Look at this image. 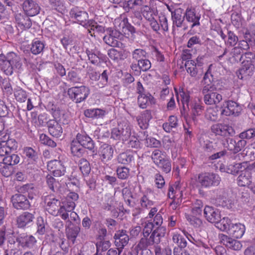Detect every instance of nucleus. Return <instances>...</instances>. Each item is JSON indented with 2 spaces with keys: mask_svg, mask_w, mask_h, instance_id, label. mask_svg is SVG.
<instances>
[{
  "mask_svg": "<svg viewBox=\"0 0 255 255\" xmlns=\"http://www.w3.org/2000/svg\"><path fill=\"white\" fill-rule=\"evenodd\" d=\"M77 195L75 192H70L61 202L53 195H49L45 197V203L46 211L54 216H60L63 220L68 219L67 212L70 211L74 207L73 203L68 202L70 198L76 199Z\"/></svg>",
  "mask_w": 255,
  "mask_h": 255,
  "instance_id": "1",
  "label": "nucleus"
},
{
  "mask_svg": "<svg viewBox=\"0 0 255 255\" xmlns=\"http://www.w3.org/2000/svg\"><path fill=\"white\" fill-rule=\"evenodd\" d=\"M22 65L20 58L14 52H9L6 56L0 55V67L7 76L11 75L14 68L19 69Z\"/></svg>",
  "mask_w": 255,
  "mask_h": 255,
  "instance_id": "2",
  "label": "nucleus"
},
{
  "mask_svg": "<svg viewBox=\"0 0 255 255\" xmlns=\"http://www.w3.org/2000/svg\"><path fill=\"white\" fill-rule=\"evenodd\" d=\"M195 180L200 187L204 188L217 186L221 182V178L219 175L209 172H202L197 174Z\"/></svg>",
  "mask_w": 255,
  "mask_h": 255,
  "instance_id": "3",
  "label": "nucleus"
},
{
  "mask_svg": "<svg viewBox=\"0 0 255 255\" xmlns=\"http://www.w3.org/2000/svg\"><path fill=\"white\" fill-rule=\"evenodd\" d=\"M202 93L204 102L207 105H217L223 99L222 95L217 91V88L214 84L203 86Z\"/></svg>",
  "mask_w": 255,
  "mask_h": 255,
  "instance_id": "4",
  "label": "nucleus"
},
{
  "mask_svg": "<svg viewBox=\"0 0 255 255\" xmlns=\"http://www.w3.org/2000/svg\"><path fill=\"white\" fill-rule=\"evenodd\" d=\"M131 126L129 123L123 122L118 124L117 127L112 129L111 137L115 140L125 142L131 136Z\"/></svg>",
  "mask_w": 255,
  "mask_h": 255,
  "instance_id": "5",
  "label": "nucleus"
},
{
  "mask_svg": "<svg viewBox=\"0 0 255 255\" xmlns=\"http://www.w3.org/2000/svg\"><path fill=\"white\" fill-rule=\"evenodd\" d=\"M168 197L172 200L170 207L173 210H176L180 205L183 197L182 191L179 186V183L169 185L168 189Z\"/></svg>",
  "mask_w": 255,
  "mask_h": 255,
  "instance_id": "6",
  "label": "nucleus"
},
{
  "mask_svg": "<svg viewBox=\"0 0 255 255\" xmlns=\"http://www.w3.org/2000/svg\"><path fill=\"white\" fill-rule=\"evenodd\" d=\"M67 94L73 101L80 103L87 99L90 94V90L85 86H75L69 88Z\"/></svg>",
  "mask_w": 255,
  "mask_h": 255,
  "instance_id": "7",
  "label": "nucleus"
},
{
  "mask_svg": "<svg viewBox=\"0 0 255 255\" xmlns=\"http://www.w3.org/2000/svg\"><path fill=\"white\" fill-rule=\"evenodd\" d=\"M216 204L227 209L232 208L234 205V200L229 196L228 193L224 189L217 190Z\"/></svg>",
  "mask_w": 255,
  "mask_h": 255,
  "instance_id": "8",
  "label": "nucleus"
},
{
  "mask_svg": "<svg viewBox=\"0 0 255 255\" xmlns=\"http://www.w3.org/2000/svg\"><path fill=\"white\" fill-rule=\"evenodd\" d=\"M114 25L117 29L121 30L125 35L129 36L130 34L135 32L134 27L128 22L127 17H117L115 19Z\"/></svg>",
  "mask_w": 255,
  "mask_h": 255,
  "instance_id": "9",
  "label": "nucleus"
},
{
  "mask_svg": "<svg viewBox=\"0 0 255 255\" xmlns=\"http://www.w3.org/2000/svg\"><path fill=\"white\" fill-rule=\"evenodd\" d=\"M48 170L55 177H60L66 172V167L60 160H52L47 163Z\"/></svg>",
  "mask_w": 255,
  "mask_h": 255,
  "instance_id": "10",
  "label": "nucleus"
},
{
  "mask_svg": "<svg viewBox=\"0 0 255 255\" xmlns=\"http://www.w3.org/2000/svg\"><path fill=\"white\" fill-rule=\"evenodd\" d=\"M220 67L215 64H212L209 66L203 77V84L204 86H206V84H213L212 83L220 75Z\"/></svg>",
  "mask_w": 255,
  "mask_h": 255,
  "instance_id": "11",
  "label": "nucleus"
},
{
  "mask_svg": "<svg viewBox=\"0 0 255 255\" xmlns=\"http://www.w3.org/2000/svg\"><path fill=\"white\" fill-rule=\"evenodd\" d=\"M211 130L216 135L226 137L233 134V128L228 124L217 123L211 127Z\"/></svg>",
  "mask_w": 255,
  "mask_h": 255,
  "instance_id": "12",
  "label": "nucleus"
},
{
  "mask_svg": "<svg viewBox=\"0 0 255 255\" xmlns=\"http://www.w3.org/2000/svg\"><path fill=\"white\" fill-rule=\"evenodd\" d=\"M242 51L239 50V48L236 47L232 49L231 52H229L227 48L224 50L223 54L218 56L219 60H221L222 58L225 57V59L231 63H235L241 60L243 58L241 55Z\"/></svg>",
  "mask_w": 255,
  "mask_h": 255,
  "instance_id": "13",
  "label": "nucleus"
},
{
  "mask_svg": "<svg viewBox=\"0 0 255 255\" xmlns=\"http://www.w3.org/2000/svg\"><path fill=\"white\" fill-rule=\"evenodd\" d=\"M114 150L111 145L104 143L102 144L98 150V155L100 159L103 163L111 160L114 156Z\"/></svg>",
  "mask_w": 255,
  "mask_h": 255,
  "instance_id": "14",
  "label": "nucleus"
},
{
  "mask_svg": "<svg viewBox=\"0 0 255 255\" xmlns=\"http://www.w3.org/2000/svg\"><path fill=\"white\" fill-rule=\"evenodd\" d=\"M16 241L18 244L24 248L32 249L36 246L37 240L31 235L21 234L17 238Z\"/></svg>",
  "mask_w": 255,
  "mask_h": 255,
  "instance_id": "15",
  "label": "nucleus"
},
{
  "mask_svg": "<svg viewBox=\"0 0 255 255\" xmlns=\"http://www.w3.org/2000/svg\"><path fill=\"white\" fill-rule=\"evenodd\" d=\"M13 207L17 210H25L29 208L30 205L26 196L21 194H16L11 197Z\"/></svg>",
  "mask_w": 255,
  "mask_h": 255,
  "instance_id": "16",
  "label": "nucleus"
},
{
  "mask_svg": "<svg viewBox=\"0 0 255 255\" xmlns=\"http://www.w3.org/2000/svg\"><path fill=\"white\" fill-rule=\"evenodd\" d=\"M204 214L206 219L211 223L218 222L221 218L220 211L213 207L206 206L204 210Z\"/></svg>",
  "mask_w": 255,
  "mask_h": 255,
  "instance_id": "17",
  "label": "nucleus"
},
{
  "mask_svg": "<svg viewBox=\"0 0 255 255\" xmlns=\"http://www.w3.org/2000/svg\"><path fill=\"white\" fill-rule=\"evenodd\" d=\"M237 183L239 186H247L255 193V185L252 182V175L249 171H246L241 173L237 178Z\"/></svg>",
  "mask_w": 255,
  "mask_h": 255,
  "instance_id": "18",
  "label": "nucleus"
},
{
  "mask_svg": "<svg viewBox=\"0 0 255 255\" xmlns=\"http://www.w3.org/2000/svg\"><path fill=\"white\" fill-rule=\"evenodd\" d=\"M22 8L26 16H36L40 13V7L33 0H25Z\"/></svg>",
  "mask_w": 255,
  "mask_h": 255,
  "instance_id": "19",
  "label": "nucleus"
},
{
  "mask_svg": "<svg viewBox=\"0 0 255 255\" xmlns=\"http://www.w3.org/2000/svg\"><path fill=\"white\" fill-rule=\"evenodd\" d=\"M119 164L129 165L134 163V154L132 151L127 149L119 153L116 158Z\"/></svg>",
  "mask_w": 255,
  "mask_h": 255,
  "instance_id": "20",
  "label": "nucleus"
},
{
  "mask_svg": "<svg viewBox=\"0 0 255 255\" xmlns=\"http://www.w3.org/2000/svg\"><path fill=\"white\" fill-rule=\"evenodd\" d=\"M114 239L115 246L122 250L129 241V237L127 234V231L124 230L117 231L114 235Z\"/></svg>",
  "mask_w": 255,
  "mask_h": 255,
  "instance_id": "21",
  "label": "nucleus"
},
{
  "mask_svg": "<svg viewBox=\"0 0 255 255\" xmlns=\"http://www.w3.org/2000/svg\"><path fill=\"white\" fill-rule=\"evenodd\" d=\"M241 111V108L236 102L233 101H227L226 107L222 110L221 114L225 116L238 115Z\"/></svg>",
  "mask_w": 255,
  "mask_h": 255,
  "instance_id": "22",
  "label": "nucleus"
},
{
  "mask_svg": "<svg viewBox=\"0 0 255 255\" xmlns=\"http://www.w3.org/2000/svg\"><path fill=\"white\" fill-rule=\"evenodd\" d=\"M47 124L48 132L51 136L55 138L61 136L63 133V128L60 123L56 120H50Z\"/></svg>",
  "mask_w": 255,
  "mask_h": 255,
  "instance_id": "23",
  "label": "nucleus"
},
{
  "mask_svg": "<svg viewBox=\"0 0 255 255\" xmlns=\"http://www.w3.org/2000/svg\"><path fill=\"white\" fill-rule=\"evenodd\" d=\"M34 218V216L28 212H24L16 218V225L19 228H23L31 224Z\"/></svg>",
  "mask_w": 255,
  "mask_h": 255,
  "instance_id": "24",
  "label": "nucleus"
},
{
  "mask_svg": "<svg viewBox=\"0 0 255 255\" xmlns=\"http://www.w3.org/2000/svg\"><path fill=\"white\" fill-rule=\"evenodd\" d=\"M183 105V111H181V115L187 122V115L185 112L186 108L189 109V103L190 102V94L189 92L185 91L183 88L179 89V94H177V100H179V97Z\"/></svg>",
  "mask_w": 255,
  "mask_h": 255,
  "instance_id": "25",
  "label": "nucleus"
},
{
  "mask_svg": "<svg viewBox=\"0 0 255 255\" xmlns=\"http://www.w3.org/2000/svg\"><path fill=\"white\" fill-rule=\"evenodd\" d=\"M254 69V66L242 64L241 67L236 72L237 76L240 79L247 80L253 76Z\"/></svg>",
  "mask_w": 255,
  "mask_h": 255,
  "instance_id": "26",
  "label": "nucleus"
},
{
  "mask_svg": "<svg viewBox=\"0 0 255 255\" xmlns=\"http://www.w3.org/2000/svg\"><path fill=\"white\" fill-rule=\"evenodd\" d=\"M246 227L243 224L236 223L231 226L228 234L233 238L240 239L244 235Z\"/></svg>",
  "mask_w": 255,
  "mask_h": 255,
  "instance_id": "27",
  "label": "nucleus"
},
{
  "mask_svg": "<svg viewBox=\"0 0 255 255\" xmlns=\"http://www.w3.org/2000/svg\"><path fill=\"white\" fill-rule=\"evenodd\" d=\"M221 242L226 247L235 251H239L242 248V244L240 241L233 239L227 235L222 236Z\"/></svg>",
  "mask_w": 255,
  "mask_h": 255,
  "instance_id": "28",
  "label": "nucleus"
},
{
  "mask_svg": "<svg viewBox=\"0 0 255 255\" xmlns=\"http://www.w3.org/2000/svg\"><path fill=\"white\" fill-rule=\"evenodd\" d=\"M152 119L151 112L149 110H145L137 117L136 120L139 127L142 129L147 128L149 122Z\"/></svg>",
  "mask_w": 255,
  "mask_h": 255,
  "instance_id": "29",
  "label": "nucleus"
},
{
  "mask_svg": "<svg viewBox=\"0 0 255 255\" xmlns=\"http://www.w3.org/2000/svg\"><path fill=\"white\" fill-rule=\"evenodd\" d=\"M72 224V223L70 220H68L66 222V235L67 239L71 241L74 244L80 232V229L78 227L70 228Z\"/></svg>",
  "mask_w": 255,
  "mask_h": 255,
  "instance_id": "30",
  "label": "nucleus"
},
{
  "mask_svg": "<svg viewBox=\"0 0 255 255\" xmlns=\"http://www.w3.org/2000/svg\"><path fill=\"white\" fill-rule=\"evenodd\" d=\"M137 103L140 108L145 109L149 104H154L155 100L149 93L141 94L138 96Z\"/></svg>",
  "mask_w": 255,
  "mask_h": 255,
  "instance_id": "31",
  "label": "nucleus"
},
{
  "mask_svg": "<svg viewBox=\"0 0 255 255\" xmlns=\"http://www.w3.org/2000/svg\"><path fill=\"white\" fill-rule=\"evenodd\" d=\"M77 141L84 148L92 150L94 148L92 139L87 135L78 133L76 136Z\"/></svg>",
  "mask_w": 255,
  "mask_h": 255,
  "instance_id": "32",
  "label": "nucleus"
},
{
  "mask_svg": "<svg viewBox=\"0 0 255 255\" xmlns=\"http://www.w3.org/2000/svg\"><path fill=\"white\" fill-rule=\"evenodd\" d=\"M16 27L21 31L29 29L32 25V21L29 17H15Z\"/></svg>",
  "mask_w": 255,
  "mask_h": 255,
  "instance_id": "33",
  "label": "nucleus"
},
{
  "mask_svg": "<svg viewBox=\"0 0 255 255\" xmlns=\"http://www.w3.org/2000/svg\"><path fill=\"white\" fill-rule=\"evenodd\" d=\"M242 169V163H234L230 164L226 167L223 165L221 166L220 170L221 171L226 172L228 173L232 174H237Z\"/></svg>",
  "mask_w": 255,
  "mask_h": 255,
  "instance_id": "34",
  "label": "nucleus"
},
{
  "mask_svg": "<svg viewBox=\"0 0 255 255\" xmlns=\"http://www.w3.org/2000/svg\"><path fill=\"white\" fill-rule=\"evenodd\" d=\"M178 118L176 116H170L168 118V122L164 123L162 128L165 131L169 133L172 128H176L178 127Z\"/></svg>",
  "mask_w": 255,
  "mask_h": 255,
  "instance_id": "35",
  "label": "nucleus"
},
{
  "mask_svg": "<svg viewBox=\"0 0 255 255\" xmlns=\"http://www.w3.org/2000/svg\"><path fill=\"white\" fill-rule=\"evenodd\" d=\"M165 230L162 228L157 227L151 233L149 238L151 240V243L153 244H158L160 242L161 237L164 236Z\"/></svg>",
  "mask_w": 255,
  "mask_h": 255,
  "instance_id": "36",
  "label": "nucleus"
},
{
  "mask_svg": "<svg viewBox=\"0 0 255 255\" xmlns=\"http://www.w3.org/2000/svg\"><path fill=\"white\" fill-rule=\"evenodd\" d=\"M205 119L209 121L216 122L219 119V110L217 107L208 108L205 113Z\"/></svg>",
  "mask_w": 255,
  "mask_h": 255,
  "instance_id": "37",
  "label": "nucleus"
},
{
  "mask_svg": "<svg viewBox=\"0 0 255 255\" xmlns=\"http://www.w3.org/2000/svg\"><path fill=\"white\" fill-rule=\"evenodd\" d=\"M86 54L91 63L94 65L99 66L102 63L106 62V58L104 57L97 55L92 51L86 50Z\"/></svg>",
  "mask_w": 255,
  "mask_h": 255,
  "instance_id": "38",
  "label": "nucleus"
},
{
  "mask_svg": "<svg viewBox=\"0 0 255 255\" xmlns=\"http://www.w3.org/2000/svg\"><path fill=\"white\" fill-rule=\"evenodd\" d=\"M185 67L187 72L192 77L197 76L198 70L197 64L193 60H188L185 62Z\"/></svg>",
  "mask_w": 255,
  "mask_h": 255,
  "instance_id": "39",
  "label": "nucleus"
},
{
  "mask_svg": "<svg viewBox=\"0 0 255 255\" xmlns=\"http://www.w3.org/2000/svg\"><path fill=\"white\" fill-rule=\"evenodd\" d=\"M71 153L74 156L78 157H82L84 152L85 149L77 141H73L71 144Z\"/></svg>",
  "mask_w": 255,
  "mask_h": 255,
  "instance_id": "40",
  "label": "nucleus"
},
{
  "mask_svg": "<svg viewBox=\"0 0 255 255\" xmlns=\"http://www.w3.org/2000/svg\"><path fill=\"white\" fill-rule=\"evenodd\" d=\"M80 24L83 26L84 27H86L87 28L90 27L91 29L94 30L96 29L97 31L100 32H104L105 31L104 28L102 26H99L97 24L96 22L92 20H79Z\"/></svg>",
  "mask_w": 255,
  "mask_h": 255,
  "instance_id": "41",
  "label": "nucleus"
},
{
  "mask_svg": "<svg viewBox=\"0 0 255 255\" xmlns=\"http://www.w3.org/2000/svg\"><path fill=\"white\" fill-rule=\"evenodd\" d=\"M139 204L142 209H149L154 204V201L150 200L147 192H144L139 199Z\"/></svg>",
  "mask_w": 255,
  "mask_h": 255,
  "instance_id": "42",
  "label": "nucleus"
},
{
  "mask_svg": "<svg viewBox=\"0 0 255 255\" xmlns=\"http://www.w3.org/2000/svg\"><path fill=\"white\" fill-rule=\"evenodd\" d=\"M44 44L43 42L38 40H33L30 47L31 52L34 55H38L42 53L44 48Z\"/></svg>",
  "mask_w": 255,
  "mask_h": 255,
  "instance_id": "43",
  "label": "nucleus"
},
{
  "mask_svg": "<svg viewBox=\"0 0 255 255\" xmlns=\"http://www.w3.org/2000/svg\"><path fill=\"white\" fill-rule=\"evenodd\" d=\"M105 111L99 109H87L85 111V116L89 118L97 119L104 115Z\"/></svg>",
  "mask_w": 255,
  "mask_h": 255,
  "instance_id": "44",
  "label": "nucleus"
},
{
  "mask_svg": "<svg viewBox=\"0 0 255 255\" xmlns=\"http://www.w3.org/2000/svg\"><path fill=\"white\" fill-rule=\"evenodd\" d=\"M14 170L13 166L7 164L3 161L0 162V172L3 176L9 177L13 174Z\"/></svg>",
  "mask_w": 255,
  "mask_h": 255,
  "instance_id": "45",
  "label": "nucleus"
},
{
  "mask_svg": "<svg viewBox=\"0 0 255 255\" xmlns=\"http://www.w3.org/2000/svg\"><path fill=\"white\" fill-rule=\"evenodd\" d=\"M172 240L179 249L184 248L187 246L186 240L179 233H173L172 235Z\"/></svg>",
  "mask_w": 255,
  "mask_h": 255,
  "instance_id": "46",
  "label": "nucleus"
},
{
  "mask_svg": "<svg viewBox=\"0 0 255 255\" xmlns=\"http://www.w3.org/2000/svg\"><path fill=\"white\" fill-rule=\"evenodd\" d=\"M151 240L150 238H147V237H143L142 238L138 243L135 247V250L136 252H138L139 251H144L146 250V248L148 246L153 245L152 243H150Z\"/></svg>",
  "mask_w": 255,
  "mask_h": 255,
  "instance_id": "47",
  "label": "nucleus"
},
{
  "mask_svg": "<svg viewBox=\"0 0 255 255\" xmlns=\"http://www.w3.org/2000/svg\"><path fill=\"white\" fill-rule=\"evenodd\" d=\"M166 157V154L164 151L157 149L153 150L151 154V159L155 165Z\"/></svg>",
  "mask_w": 255,
  "mask_h": 255,
  "instance_id": "48",
  "label": "nucleus"
},
{
  "mask_svg": "<svg viewBox=\"0 0 255 255\" xmlns=\"http://www.w3.org/2000/svg\"><path fill=\"white\" fill-rule=\"evenodd\" d=\"M14 96L15 100L19 103L25 102L27 98V92L20 87L14 90Z\"/></svg>",
  "mask_w": 255,
  "mask_h": 255,
  "instance_id": "49",
  "label": "nucleus"
},
{
  "mask_svg": "<svg viewBox=\"0 0 255 255\" xmlns=\"http://www.w3.org/2000/svg\"><path fill=\"white\" fill-rule=\"evenodd\" d=\"M156 166L165 173H168L171 170V160L168 157L159 162Z\"/></svg>",
  "mask_w": 255,
  "mask_h": 255,
  "instance_id": "50",
  "label": "nucleus"
},
{
  "mask_svg": "<svg viewBox=\"0 0 255 255\" xmlns=\"http://www.w3.org/2000/svg\"><path fill=\"white\" fill-rule=\"evenodd\" d=\"M78 165L79 169L84 176H87L89 174L91 171V166L87 159L81 158L79 161Z\"/></svg>",
  "mask_w": 255,
  "mask_h": 255,
  "instance_id": "51",
  "label": "nucleus"
},
{
  "mask_svg": "<svg viewBox=\"0 0 255 255\" xmlns=\"http://www.w3.org/2000/svg\"><path fill=\"white\" fill-rule=\"evenodd\" d=\"M39 141L41 144L54 148L57 143L47 134L42 133L39 135Z\"/></svg>",
  "mask_w": 255,
  "mask_h": 255,
  "instance_id": "52",
  "label": "nucleus"
},
{
  "mask_svg": "<svg viewBox=\"0 0 255 255\" xmlns=\"http://www.w3.org/2000/svg\"><path fill=\"white\" fill-rule=\"evenodd\" d=\"M76 195H77V197L75 200H74V199H73V198H70L69 201H68V202L73 203L74 204V207H73V209H72L70 211L67 212V214H68V219L66 220V221L68 220H69V216L70 217V219H71L70 221L71 222L74 221V222H79L80 221V218L79 217L78 215L74 211V210L76 207L75 202L78 199V198H79L78 194L76 193Z\"/></svg>",
  "mask_w": 255,
  "mask_h": 255,
  "instance_id": "53",
  "label": "nucleus"
},
{
  "mask_svg": "<svg viewBox=\"0 0 255 255\" xmlns=\"http://www.w3.org/2000/svg\"><path fill=\"white\" fill-rule=\"evenodd\" d=\"M231 220L228 217H224L223 219L220 218V220L218 222L216 223V227L221 231H225L230 228Z\"/></svg>",
  "mask_w": 255,
  "mask_h": 255,
  "instance_id": "54",
  "label": "nucleus"
},
{
  "mask_svg": "<svg viewBox=\"0 0 255 255\" xmlns=\"http://www.w3.org/2000/svg\"><path fill=\"white\" fill-rule=\"evenodd\" d=\"M118 177L122 180H125L128 178L130 174L129 168L125 167H118L116 170Z\"/></svg>",
  "mask_w": 255,
  "mask_h": 255,
  "instance_id": "55",
  "label": "nucleus"
},
{
  "mask_svg": "<svg viewBox=\"0 0 255 255\" xmlns=\"http://www.w3.org/2000/svg\"><path fill=\"white\" fill-rule=\"evenodd\" d=\"M2 161L6 162L7 164L13 166L19 162L20 157L17 154H12L10 155L5 156Z\"/></svg>",
  "mask_w": 255,
  "mask_h": 255,
  "instance_id": "56",
  "label": "nucleus"
},
{
  "mask_svg": "<svg viewBox=\"0 0 255 255\" xmlns=\"http://www.w3.org/2000/svg\"><path fill=\"white\" fill-rule=\"evenodd\" d=\"M243 61L242 64L254 66V61L255 60V54L251 52H245L243 55Z\"/></svg>",
  "mask_w": 255,
  "mask_h": 255,
  "instance_id": "57",
  "label": "nucleus"
},
{
  "mask_svg": "<svg viewBox=\"0 0 255 255\" xmlns=\"http://www.w3.org/2000/svg\"><path fill=\"white\" fill-rule=\"evenodd\" d=\"M147 53L141 49H136L132 53V58L139 62L144 58H146Z\"/></svg>",
  "mask_w": 255,
  "mask_h": 255,
  "instance_id": "58",
  "label": "nucleus"
},
{
  "mask_svg": "<svg viewBox=\"0 0 255 255\" xmlns=\"http://www.w3.org/2000/svg\"><path fill=\"white\" fill-rule=\"evenodd\" d=\"M23 153L29 159L36 161L38 158V154L35 150L30 147H25L23 149Z\"/></svg>",
  "mask_w": 255,
  "mask_h": 255,
  "instance_id": "59",
  "label": "nucleus"
},
{
  "mask_svg": "<svg viewBox=\"0 0 255 255\" xmlns=\"http://www.w3.org/2000/svg\"><path fill=\"white\" fill-rule=\"evenodd\" d=\"M37 233L41 235H44L45 233V222L43 217L39 216L37 218Z\"/></svg>",
  "mask_w": 255,
  "mask_h": 255,
  "instance_id": "60",
  "label": "nucleus"
},
{
  "mask_svg": "<svg viewBox=\"0 0 255 255\" xmlns=\"http://www.w3.org/2000/svg\"><path fill=\"white\" fill-rule=\"evenodd\" d=\"M154 181L156 187L158 189H162L165 184V182L163 176L159 173H157L154 175Z\"/></svg>",
  "mask_w": 255,
  "mask_h": 255,
  "instance_id": "61",
  "label": "nucleus"
},
{
  "mask_svg": "<svg viewBox=\"0 0 255 255\" xmlns=\"http://www.w3.org/2000/svg\"><path fill=\"white\" fill-rule=\"evenodd\" d=\"M204 110V107L198 103H195L192 108V120L195 121L197 116L201 115Z\"/></svg>",
  "mask_w": 255,
  "mask_h": 255,
  "instance_id": "62",
  "label": "nucleus"
},
{
  "mask_svg": "<svg viewBox=\"0 0 255 255\" xmlns=\"http://www.w3.org/2000/svg\"><path fill=\"white\" fill-rule=\"evenodd\" d=\"M238 41V37L233 32L229 31L228 32V39L225 41L226 44L231 47L234 46Z\"/></svg>",
  "mask_w": 255,
  "mask_h": 255,
  "instance_id": "63",
  "label": "nucleus"
},
{
  "mask_svg": "<svg viewBox=\"0 0 255 255\" xmlns=\"http://www.w3.org/2000/svg\"><path fill=\"white\" fill-rule=\"evenodd\" d=\"M96 246L97 252H105L110 248L111 243L109 241H101L96 243Z\"/></svg>",
  "mask_w": 255,
  "mask_h": 255,
  "instance_id": "64",
  "label": "nucleus"
}]
</instances>
